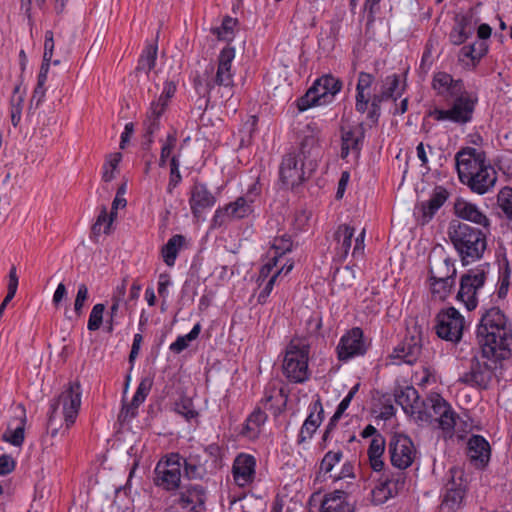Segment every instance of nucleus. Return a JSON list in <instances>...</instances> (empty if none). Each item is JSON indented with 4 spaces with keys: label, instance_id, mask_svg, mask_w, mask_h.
Wrapping results in <instances>:
<instances>
[{
    "label": "nucleus",
    "instance_id": "8fccbe9b",
    "mask_svg": "<svg viewBox=\"0 0 512 512\" xmlns=\"http://www.w3.org/2000/svg\"><path fill=\"white\" fill-rule=\"evenodd\" d=\"M182 182L180 173L179 155H173L170 159V175L167 185V193L173 194L174 189Z\"/></svg>",
    "mask_w": 512,
    "mask_h": 512
},
{
    "label": "nucleus",
    "instance_id": "72a5a7b5",
    "mask_svg": "<svg viewBox=\"0 0 512 512\" xmlns=\"http://www.w3.org/2000/svg\"><path fill=\"white\" fill-rule=\"evenodd\" d=\"M385 451V439L382 435H376L371 439L368 447V459L370 467L375 472H380L384 468L383 454Z\"/></svg>",
    "mask_w": 512,
    "mask_h": 512
},
{
    "label": "nucleus",
    "instance_id": "6ab92c4d",
    "mask_svg": "<svg viewBox=\"0 0 512 512\" xmlns=\"http://www.w3.org/2000/svg\"><path fill=\"white\" fill-rule=\"evenodd\" d=\"M216 203V197L202 182H195L190 190L189 206L194 218L200 219L203 213Z\"/></svg>",
    "mask_w": 512,
    "mask_h": 512
},
{
    "label": "nucleus",
    "instance_id": "6e6d98bb",
    "mask_svg": "<svg viewBox=\"0 0 512 512\" xmlns=\"http://www.w3.org/2000/svg\"><path fill=\"white\" fill-rule=\"evenodd\" d=\"M19 278L17 274V269L13 265L8 273V282H7V295L2 300V312L4 311L6 305L14 298L17 288H18Z\"/></svg>",
    "mask_w": 512,
    "mask_h": 512
},
{
    "label": "nucleus",
    "instance_id": "9b49d317",
    "mask_svg": "<svg viewBox=\"0 0 512 512\" xmlns=\"http://www.w3.org/2000/svg\"><path fill=\"white\" fill-rule=\"evenodd\" d=\"M182 456L172 453L159 461L155 468L154 483L156 486L173 491L180 487Z\"/></svg>",
    "mask_w": 512,
    "mask_h": 512
},
{
    "label": "nucleus",
    "instance_id": "393cba45",
    "mask_svg": "<svg viewBox=\"0 0 512 512\" xmlns=\"http://www.w3.org/2000/svg\"><path fill=\"white\" fill-rule=\"evenodd\" d=\"M491 449L488 441L480 435H473L467 443V456L477 468H483L490 460Z\"/></svg>",
    "mask_w": 512,
    "mask_h": 512
},
{
    "label": "nucleus",
    "instance_id": "6e6552de",
    "mask_svg": "<svg viewBox=\"0 0 512 512\" xmlns=\"http://www.w3.org/2000/svg\"><path fill=\"white\" fill-rule=\"evenodd\" d=\"M503 337L504 344L512 343V323L498 307H492L481 317L477 328L478 342L495 343L497 337Z\"/></svg>",
    "mask_w": 512,
    "mask_h": 512
},
{
    "label": "nucleus",
    "instance_id": "f704fd0d",
    "mask_svg": "<svg viewBox=\"0 0 512 512\" xmlns=\"http://www.w3.org/2000/svg\"><path fill=\"white\" fill-rule=\"evenodd\" d=\"M186 239L183 235H173L167 243L162 247L161 255L165 264L169 267L175 265L176 258L183 248Z\"/></svg>",
    "mask_w": 512,
    "mask_h": 512
},
{
    "label": "nucleus",
    "instance_id": "58836bf2",
    "mask_svg": "<svg viewBox=\"0 0 512 512\" xmlns=\"http://www.w3.org/2000/svg\"><path fill=\"white\" fill-rule=\"evenodd\" d=\"M481 3H477L475 7H471L464 12L457 13L455 16V22L466 29L468 33L473 34L475 26L480 21L478 15V8Z\"/></svg>",
    "mask_w": 512,
    "mask_h": 512
},
{
    "label": "nucleus",
    "instance_id": "4d7b16f0",
    "mask_svg": "<svg viewBox=\"0 0 512 512\" xmlns=\"http://www.w3.org/2000/svg\"><path fill=\"white\" fill-rule=\"evenodd\" d=\"M104 311L105 305L102 303H97L93 306L87 323V329L89 331L94 332L100 329L103 323Z\"/></svg>",
    "mask_w": 512,
    "mask_h": 512
},
{
    "label": "nucleus",
    "instance_id": "a18cd8bd",
    "mask_svg": "<svg viewBox=\"0 0 512 512\" xmlns=\"http://www.w3.org/2000/svg\"><path fill=\"white\" fill-rule=\"evenodd\" d=\"M466 490L445 491L442 500V508L455 512L462 505Z\"/></svg>",
    "mask_w": 512,
    "mask_h": 512
},
{
    "label": "nucleus",
    "instance_id": "4468645a",
    "mask_svg": "<svg viewBox=\"0 0 512 512\" xmlns=\"http://www.w3.org/2000/svg\"><path fill=\"white\" fill-rule=\"evenodd\" d=\"M422 351V332L417 325L408 327L403 340L393 349L391 357L400 362L413 364Z\"/></svg>",
    "mask_w": 512,
    "mask_h": 512
},
{
    "label": "nucleus",
    "instance_id": "e2e57ef3",
    "mask_svg": "<svg viewBox=\"0 0 512 512\" xmlns=\"http://www.w3.org/2000/svg\"><path fill=\"white\" fill-rule=\"evenodd\" d=\"M323 105L321 101L318 99L316 93H314L313 89L310 87L306 94L298 99L297 106L299 111H305L312 106H321Z\"/></svg>",
    "mask_w": 512,
    "mask_h": 512
},
{
    "label": "nucleus",
    "instance_id": "bb28decb",
    "mask_svg": "<svg viewBox=\"0 0 512 512\" xmlns=\"http://www.w3.org/2000/svg\"><path fill=\"white\" fill-rule=\"evenodd\" d=\"M321 512H356L349 495L342 489L325 494L321 502Z\"/></svg>",
    "mask_w": 512,
    "mask_h": 512
},
{
    "label": "nucleus",
    "instance_id": "f3484780",
    "mask_svg": "<svg viewBox=\"0 0 512 512\" xmlns=\"http://www.w3.org/2000/svg\"><path fill=\"white\" fill-rule=\"evenodd\" d=\"M253 212V206L244 198L238 197L223 207L215 210L212 218L213 227H221L231 221L248 217Z\"/></svg>",
    "mask_w": 512,
    "mask_h": 512
},
{
    "label": "nucleus",
    "instance_id": "49530a36",
    "mask_svg": "<svg viewBox=\"0 0 512 512\" xmlns=\"http://www.w3.org/2000/svg\"><path fill=\"white\" fill-rule=\"evenodd\" d=\"M432 294L440 300L446 299L455 285V279H429Z\"/></svg>",
    "mask_w": 512,
    "mask_h": 512
},
{
    "label": "nucleus",
    "instance_id": "338daca9",
    "mask_svg": "<svg viewBox=\"0 0 512 512\" xmlns=\"http://www.w3.org/2000/svg\"><path fill=\"white\" fill-rule=\"evenodd\" d=\"M311 219V213L306 210L297 211L294 215L293 226L296 230H305Z\"/></svg>",
    "mask_w": 512,
    "mask_h": 512
},
{
    "label": "nucleus",
    "instance_id": "4be33fe9",
    "mask_svg": "<svg viewBox=\"0 0 512 512\" xmlns=\"http://www.w3.org/2000/svg\"><path fill=\"white\" fill-rule=\"evenodd\" d=\"M365 129L363 124L341 127V158L346 159L350 152L357 156L363 146Z\"/></svg>",
    "mask_w": 512,
    "mask_h": 512
},
{
    "label": "nucleus",
    "instance_id": "b1692460",
    "mask_svg": "<svg viewBox=\"0 0 512 512\" xmlns=\"http://www.w3.org/2000/svg\"><path fill=\"white\" fill-rule=\"evenodd\" d=\"M256 460L252 455L241 453L239 454L232 466V473L235 483L239 487H246L250 485L255 478Z\"/></svg>",
    "mask_w": 512,
    "mask_h": 512
},
{
    "label": "nucleus",
    "instance_id": "20e7f679",
    "mask_svg": "<svg viewBox=\"0 0 512 512\" xmlns=\"http://www.w3.org/2000/svg\"><path fill=\"white\" fill-rule=\"evenodd\" d=\"M235 48L224 47L218 57L216 67L210 64L203 75L198 78L196 85L203 89L204 95H209L216 87L231 89L234 85V70L232 64L235 59Z\"/></svg>",
    "mask_w": 512,
    "mask_h": 512
},
{
    "label": "nucleus",
    "instance_id": "aec40b11",
    "mask_svg": "<svg viewBox=\"0 0 512 512\" xmlns=\"http://www.w3.org/2000/svg\"><path fill=\"white\" fill-rule=\"evenodd\" d=\"M206 499L207 493L202 485L190 484L179 493L175 503L184 510L203 512Z\"/></svg>",
    "mask_w": 512,
    "mask_h": 512
},
{
    "label": "nucleus",
    "instance_id": "4c0bfd02",
    "mask_svg": "<svg viewBox=\"0 0 512 512\" xmlns=\"http://www.w3.org/2000/svg\"><path fill=\"white\" fill-rule=\"evenodd\" d=\"M162 114H154L152 110L149 109L147 112L146 119L144 120V142L143 147L145 149H150L153 143V135L160 129V117Z\"/></svg>",
    "mask_w": 512,
    "mask_h": 512
},
{
    "label": "nucleus",
    "instance_id": "a878e982",
    "mask_svg": "<svg viewBox=\"0 0 512 512\" xmlns=\"http://www.w3.org/2000/svg\"><path fill=\"white\" fill-rule=\"evenodd\" d=\"M311 88L321 103L326 105L331 103L335 95L341 91L342 82L333 75L328 74L318 78Z\"/></svg>",
    "mask_w": 512,
    "mask_h": 512
},
{
    "label": "nucleus",
    "instance_id": "09e8293b",
    "mask_svg": "<svg viewBox=\"0 0 512 512\" xmlns=\"http://www.w3.org/2000/svg\"><path fill=\"white\" fill-rule=\"evenodd\" d=\"M488 51V45L484 41H476L471 45L461 48V55L470 58L472 61H479Z\"/></svg>",
    "mask_w": 512,
    "mask_h": 512
},
{
    "label": "nucleus",
    "instance_id": "c756f323",
    "mask_svg": "<svg viewBox=\"0 0 512 512\" xmlns=\"http://www.w3.org/2000/svg\"><path fill=\"white\" fill-rule=\"evenodd\" d=\"M374 80V76L370 73L360 72L358 75L355 109L359 113L364 114L368 110V104L371 100V87Z\"/></svg>",
    "mask_w": 512,
    "mask_h": 512
},
{
    "label": "nucleus",
    "instance_id": "de8ad7c7",
    "mask_svg": "<svg viewBox=\"0 0 512 512\" xmlns=\"http://www.w3.org/2000/svg\"><path fill=\"white\" fill-rule=\"evenodd\" d=\"M386 94L381 93L380 91L375 92L373 95L371 94V100L368 104L367 118L374 124H376L381 115V104L386 100Z\"/></svg>",
    "mask_w": 512,
    "mask_h": 512
},
{
    "label": "nucleus",
    "instance_id": "7ed1b4c3",
    "mask_svg": "<svg viewBox=\"0 0 512 512\" xmlns=\"http://www.w3.org/2000/svg\"><path fill=\"white\" fill-rule=\"evenodd\" d=\"M81 406V386L77 382H70L50 404L47 421V431L52 437L58 434L62 427V418L69 429L77 418Z\"/></svg>",
    "mask_w": 512,
    "mask_h": 512
},
{
    "label": "nucleus",
    "instance_id": "a19ab883",
    "mask_svg": "<svg viewBox=\"0 0 512 512\" xmlns=\"http://www.w3.org/2000/svg\"><path fill=\"white\" fill-rule=\"evenodd\" d=\"M238 24V20L231 16H225L219 27L211 29L213 35L221 41H231L235 36V27Z\"/></svg>",
    "mask_w": 512,
    "mask_h": 512
},
{
    "label": "nucleus",
    "instance_id": "69168bd1",
    "mask_svg": "<svg viewBox=\"0 0 512 512\" xmlns=\"http://www.w3.org/2000/svg\"><path fill=\"white\" fill-rule=\"evenodd\" d=\"M472 34L468 33L467 30L455 22L450 34V42L454 45L463 44Z\"/></svg>",
    "mask_w": 512,
    "mask_h": 512
},
{
    "label": "nucleus",
    "instance_id": "2eb2a0df",
    "mask_svg": "<svg viewBox=\"0 0 512 512\" xmlns=\"http://www.w3.org/2000/svg\"><path fill=\"white\" fill-rule=\"evenodd\" d=\"M388 450L391 464L400 470L410 467L416 456V449L412 440L402 434L392 436Z\"/></svg>",
    "mask_w": 512,
    "mask_h": 512
},
{
    "label": "nucleus",
    "instance_id": "0e129e2a",
    "mask_svg": "<svg viewBox=\"0 0 512 512\" xmlns=\"http://www.w3.org/2000/svg\"><path fill=\"white\" fill-rule=\"evenodd\" d=\"M89 297V291L86 284L82 283L78 286L77 294L74 301V311L77 316H81L85 302Z\"/></svg>",
    "mask_w": 512,
    "mask_h": 512
},
{
    "label": "nucleus",
    "instance_id": "1a4fd4ad",
    "mask_svg": "<svg viewBox=\"0 0 512 512\" xmlns=\"http://www.w3.org/2000/svg\"><path fill=\"white\" fill-rule=\"evenodd\" d=\"M446 103L449 105L448 109L435 108L431 112L436 121H450L459 125L472 121L477 104V97L472 93L465 91Z\"/></svg>",
    "mask_w": 512,
    "mask_h": 512
},
{
    "label": "nucleus",
    "instance_id": "9d476101",
    "mask_svg": "<svg viewBox=\"0 0 512 512\" xmlns=\"http://www.w3.org/2000/svg\"><path fill=\"white\" fill-rule=\"evenodd\" d=\"M317 143L314 136H307L301 142V151L296 153H287L281 162L279 175L281 182L286 187H295L305 180L304 157L306 148H313Z\"/></svg>",
    "mask_w": 512,
    "mask_h": 512
},
{
    "label": "nucleus",
    "instance_id": "473e14b6",
    "mask_svg": "<svg viewBox=\"0 0 512 512\" xmlns=\"http://www.w3.org/2000/svg\"><path fill=\"white\" fill-rule=\"evenodd\" d=\"M447 199V190L442 186H437L433 190L430 198L427 201L422 202L420 205L423 223L429 222Z\"/></svg>",
    "mask_w": 512,
    "mask_h": 512
},
{
    "label": "nucleus",
    "instance_id": "603ef678",
    "mask_svg": "<svg viewBox=\"0 0 512 512\" xmlns=\"http://www.w3.org/2000/svg\"><path fill=\"white\" fill-rule=\"evenodd\" d=\"M343 459V452L341 450H330L328 451L320 462L319 471L320 473L328 474L331 473L333 468L340 463Z\"/></svg>",
    "mask_w": 512,
    "mask_h": 512
},
{
    "label": "nucleus",
    "instance_id": "37998d69",
    "mask_svg": "<svg viewBox=\"0 0 512 512\" xmlns=\"http://www.w3.org/2000/svg\"><path fill=\"white\" fill-rule=\"evenodd\" d=\"M200 331H201L200 323L195 324L194 327L191 329V331L188 334L178 336L177 339L173 343L170 344L169 349L175 354L181 353L186 348H188L189 342L198 338Z\"/></svg>",
    "mask_w": 512,
    "mask_h": 512
},
{
    "label": "nucleus",
    "instance_id": "13d9d810",
    "mask_svg": "<svg viewBox=\"0 0 512 512\" xmlns=\"http://www.w3.org/2000/svg\"><path fill=\"white\" fill-rule=\"evenodd\" d=\"M267 415L261 409H255L246 420V430L251 433H257L259 428L266 422Z\"/></svg>",
    "mask_w": 512,
    "mask_h": 512
},
{
    "label": "nucleus",
    "instance_id": "864d4df0",
    "mask_svg": "<svg viewBox=\"0 0 512 512\" xmlns=\"http://www.w3.org/2000/svg\"><path fill=\"white\" fill-rule=\"evenodd\" d=\"M399 89V76L396 74L387 76L385 81L383 82V85L381 86V89L379 90L381 93L386 94V100H396L398 96L401 95V92L398 91Z\"/></svg>",
    "mask_w": 512,
    "mask_h": 512
},
{
    "label": "nucleus",
    "instance_id": "a211bd4d",
    "mask_svg": "<svg viewBox=\"0 0 512 512\" xmlns=\"http://www.w3.org/2000/svg\"><path fill=\"white\" fill-rule=\"evenodd\" d=\"M26 410L22 404L12 408V415L7 423L2 441L20 449L25 440Z\"/></svg>",
    "mask_w": 512,
    "mask_h": 512
},
{
    "label": "nucleus",
    "instance_id": "f8f14e48",
    "mask_svg": "<svg viewBox=\"0 0 512 512\" xmlns=\"http://www.w3.org/2000/svg\"><path fill=\"white\" fill-rule=\"evenodd\" d=\"M464 318L454 307L442 310L436 317L435 330L438 337L446 341L458 342L462 337Z\"/></svg>",
    "mask_w": 512,
    "mask_h": 512
},
{
    "label": "nucleus",
    "instance_id": "774afa93",
    "mask_svg": "<svg viewBox=\"0 0 512 512\" xmlns=\"http://www.w3.org/2000/svg\"><path fill=\"white\" fill-rule=\"evenodd\" d=\"M278 257L273 256L266 264H264L259 272V286L263 284V282L270 276L274 268H277L278 266Z\"/></svg>",
    "mask_w": 512,
    "mask_h": 512
},
{
    "label": "nucleus",
    "instance_id": "f257e3e1",
    "mask_svg": "<svg viewBox=\"0 0 512 512\" xmlns=\"http://www.w3.org/2000/svg\"><path fill=\"white\" fill-rule=\"evenodd\" d=\"M455 165L460 182L477 194L487 193L497 181L495 169L480 149L462 148L455 155Z\"/></svg>",
    "mask_w": 512,
    "mask_h": 512
},
{
    "label": "nucleus",
    "instance_id": "412c9836",
    "mask_svg": "<svg viewBox=\"0 0 512 512\" xmlns=\"http://www.w3.org/2000/svg\"><path fill=\"white\" fill-rule=\"evenodd\" d=\"M432 88L436 91L438 96L445 100V102H448L467 91L461 79H454L446 72H438L434 74Z\"/></svg>",
    "mask_w": 512,
    "mask_h": 512
},
{
    "label": "nucleus",
    "instance_id": "423d86ee",
    "mask_svg": "<svg viewBox=\"0 0 512 512\" xmlns=\"http://www.w3.org/2000/svg\"><path fill=\"white\" fill-rule=\"evenodd\" d=\"M490 271V263L485 262L468 269L461 275L457 300L462 302L468 311H472L477 307L479 297L485 288Z\"/></svg>",
    "mask_w": 512,
    "mask_h": 512
},
{
    "label": "nucleus",
    "instance_id": "dca6fc26",
    "mask_svg": "<svg viewBox=\"0 0 512 512\" xmlns=\"http://www.w3.org/2000/svg\"><path fill=\"white\" fill-rule=\"evenodd\" d=\"M368 349L364 339L363 330L354 327L347 331L337 345V355L340 361H348L352 358L363 356Z\"/></svg>",
    "mask_w": 512,
    "mask_h": 512
},
{
    "label": "nucleus",
    "instance_id": "3c124183",
    "mask_svg": "<svg viewBox=\"0 0 512 512\" xmlns=\"http://www.w3.org/2000/svg\"><path fill=\"white\" fill-rule=\"evenodd\" d=\"M497 205L505 214V216L512 221V188L504 187L497 194Z\"/></svg>",
    "mask_w": 512,
    "mask_h": 512
},
{
    "label": "nucleus",
    "instance_id": "7c9ffc66",
    "mask_svg": "<svg viewBox=\"0 0 512 512\" xmlns=\"http://www.w3.org/2000/svg\"><path fill=\"white\" fill-rule=\"evenodd\" d=\"M355 233V228L348 224H341L337 227L333 234V241L335 242V255L339 261H344L351 249L352 238Z\"/></svg>",
    "mask_w": 512,
    "mask_h": 512
},
{
    "label": "nucleus",
    "instance_id": "c9c22d12",
    "mask_svg": "<svg viewBox=\"0 0 512 512\" xmlns=\"http://www.w3.org/2000/svg\"><path fill=\"white\" fill-rule=\"evenodd\" d=\"M182 467H184V473L188 479H200L206 472L201 456L198 454H190L186 458L182 457Z\"/></svg>",
    "mask_w": 512,
    "mask_h": 512
},
{
    "label": "nucleus",
    "instance_id": "c03bdc74",
    "mask_svg": "<svg viewBox=\"0 0 512 512\" xmlns=\"http://www.w3.org/2000/svg\"><path fill=\"white\" fill-rule=\"evenodd\" d=\"M116 212L111 211L110 215L107 214V209L105 206L101 208L100 214L97 217L96 222L92 226V232L95 235H100L101 233L107 234L110 230L111 224L114 220Z\"/></svg>",
    "mask_w": 512,
    "mask_h": 512
},
{
    "label": "nucleus",
    "instance_id": "680f3d73",
    "mask_svg": "<svg viewBox=\"0 0 512 512\" xmlns=\"http://www.w3.org/2000/svg\"><path fill=\"white\" fill-rule=\"evenodd\" d=\"M282 271H283V268L277 269L275 272H273V274L269 277V279L264 283V286L261 289V291L257 297L258 303L265 304L267 302V299L274 288L276 280H277L278 276L282 273Z\"/></svg>",
    "mask_w": 512,
    "mask_h": 512
},
{
    "label": "nucleus",
    "instance_id": "f03ea898",
    "mask_svg": "<svg viewBox=\"0 0 512 512\" xmlns=\"http://www.w3.org/2000/svg\"><path fill=\"white\" fill-rule=\"evenodd\" d=\"M448 237L463 266L481 259L487 248L486 233L466 223L452 221Z\"/></svg>",
    "mask_w": 512,
    "mask_h": 512
},
{
    "label": "nucleus",
    "instance_id": "e433bc0d",
    "mask_svg": "<svg viewBox=\"0 0 512 512\" xmlns=\"http://www.w3.org/2000/svg\"><path fill=\"white\" fill-rule=\"evenodd\" d=\"M153 385L150 377L142 378L137 390L132 398L130 405L127 407V413L134 416L138 407L145 401Z\"/></svg>",
    "mask_w": 512,
    "mask_h": 512
},
{
    "label": "nucleus",
    "instance_id": "79ce46f5",
    "mask_svg": "<svg viewBox=\"0 0 512 512\" xmlns=\"http://www.w3.org/2000/svg\"><path fill=\"white\" fill-rule=\"evenodd\" d=\"M444 489L445 491L467 490V479L464 471L457 467L450 468Z\"/></svg>",
    "mask_w": 512,
    "mask_h": 512
},
{
    "label": "nucleus",
    "instance_id": "5701e85b",
    "mask_svg": "<svg viewBox=\"0 0 512 512\" xmlns=\"http://www.w3.org/2000/svg\"><path fill=\"white\" fill-rule=\"evenodd\" d=\"M323 414L324 409L320 399H317L309 405V415L302 424L297 437L298 445H302L313 438L315 432L324 419Z\"/></svg>",
    "mask_w": 512,
    "mask_h": 512
},
{
    "label": "nucleus",
    "instance_id": "bf43d9fd",
    "mask_svg": "<svg viewBox=\"0 0 512 512\" xmlns=\"http://www.w3.org/2000/svg\"><path fill=\"white\" fill-rule=\"evenodd\" d=\"M121 153L110 154L103 165L102 179L105 182H110L114 178V170L117 168L121 161Z\"/></svg>",
    "mask_w": 512,
    "mask_h": 512
},
{
    "label": "nucleus",
    "instance_id": "0eeeda50",
    "mask_svg": "<svg viewBox=\"0 0 512 512\" xmlns=\"http://www.w3.org/2000/svg\"><path fill=\"white\" fill-rule=\"evenodd\" d=\"M310 345L304 338H293L287 346L283 372L289 381L303 383L309 378L308 359Z\"/></svg>",
    "mask_w": 512,
    "mask_h": 512
},
{
    "label": "nucleus",
    "instance_id": "2f4dec72",
    "mask_svg": "<svg viewBox=\"0 0 512 512\" xmlns=\"http://www.w3.org/2000/svg\"><path fill=\"white\" fill-rule=\"evenodd\" d=\"M455 211L460 218L489 229L490 220L475 204L459 200L455 203Z\"/></svg>",
    "mask_w": 512,
    "mask_h": 512
},
{
    "label": "nucleus",
    "instance_id": "5fc2aeb1",
    "mask_svg": "<svg viewBox=\"0 0 512 512\" xmlns=\"http://www.w3.org/2000/svg\"><path fill=\"white\" fill-rule=\"evenodd\" d=\"M292 246L291 236L283 234L274 238L271 248L274 250V256H277L279 260L284 254L291 251Z\"/></svg>",
    "mask_w": 512,
    "mask_h": 512
},
{
    "label": "nucleus",
    "instance_id": "ea45409f",
    "mask_svg": "<svg viewBox=\"0 0 512 512\" xmlns=\"http://www.w3.org/2000/svg\"><path fill=\"white\" fill-rule=\"evenodd\" d=\"M157 52L158 46L156 44H148L140 55L136 68L137 71L148 74L155 67Z\"/></svg>",
    "mask_w": 512,
    "mask_h": 512
},
{
    "label": "nucleus",
    "instance_id": "cd10ccee",
    "mask_svg": "<svg viewBox=\"0 0 512 512\" xmlns=\"http://www.w3.org/2000/svg\"><path fill=\"white\" fill-rule=\"evenodd\" d=\"M457 270L455 260L442 254L440 256L430 257L429 259V279H455Z\"/></svg>",
    "mask_w": 512,
    "mask_h": 512
},
{
    "label": "nucleus",
    "instance_id": "c85d7f7f",
    "mask_svg": "<svg viewBox=\"0 0 512 512\" xmlns=\"http://www.w3.org/2000/svg\"><path fill=\"white\" fill-rule=\"evenodd\" d=\"M395 401L405 413L415 416L422 408L423 403L418 391L413 386L400 387L395 390Z\"/></svg>",
    "mask_w": 512,
    "mask_h": 512
},
{
    "label": "nucleus",
    "instance_id": "ddd939ff",
    "mask_svg": "<svg viewBox=\"0 0 512 512\" xmlns=\"http://www.w3.org/2000/svg\"><path fill=\"white\" fill-rule=\"evenodd\" d=\"M499 362L480 361L474 358L471 361L469 370L462 373L459 382L471 387L487 389L495 376V370Z\"/></svg>",
    "mask_w": 512,
    "mask_h": 512
},
{
    "label": "nucleus",
    "instance_id": "39448f33",
    "mask_svg": "<svg viewBox=\"0 0 512 512\" xmlns=\"http://www.w3.org/2000/svg\"><path fill=\"white\" fill-rule=\"evenodd\" d=\"M423 406L416 412L415 418L420 422L432 424L436 422L442 430L444 438H452L456 420L459 416L439 394H433L422 400Z\"/></svg>",
    "mask_w": 512,
    "mask_h": 512
},
{
    "label": "nucleus",
    "instance_id": "052dcab7",
    "mask_svg": "<svg viewBox=\"0 0 512 512\" xmlns=\"http://www.w3.org/2000/svg\"><path fill=\"white\" fill-rule=\"evenodd\" d=\"M177 143V137L175 133H170L167 135L165 142L162 145L160 158H159V166L164 167L167 163V159L170 157L173 149L175 148Z\"/></svg>",
    "mask_w": 512,
    "mask_h": 512
}]
</instances>
